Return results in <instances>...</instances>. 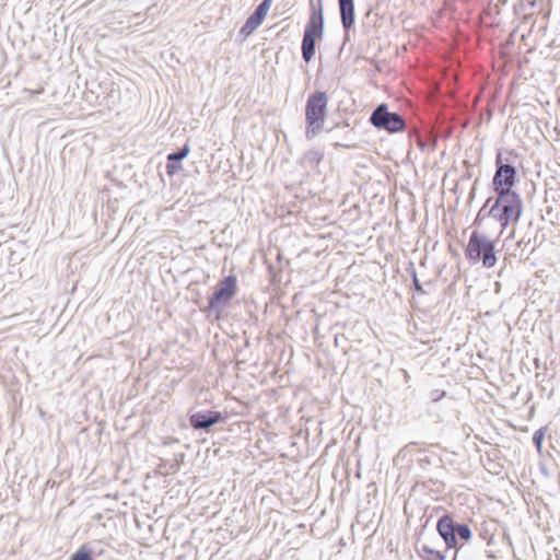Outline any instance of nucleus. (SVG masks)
I'll list each match as a JSON object with an SVG mask.
<instances>
[{
  "instance_id": "nucleus-13",
  "label": "nucleus",
  "mask_w": 560,
  "mask_h": 560,
  "mask_svg": "<svg viewBox=\"0 0 560 560\" xmlns=\"http://www.w3.org/2000/svg\"><path fill=\"white\" fill-rule=\"evenodd\" d=\"M420 557L423 560H445V556L440 550H434L433 548L424 545L421 548Z\"/></svg>"
},
{
  "instance_id": "nucleus-14",
  "label": "nucleus",
  "mask_w": 560,
  "mask_h": 560,
  "mask_svg": "<svg viewBox=\"0 0 560 560\" xmlns=\"http://www.w3.org/2000/svg\"><path fill=\"white\" fill-rule=\"evenodd\" d=\"M547 428L538 429L533 435V444L537 448L538 453H541L542 442L546 435Z\"/></svg>"
},
{
  "instance_id": "nucleus-2",
  "label": "nucleus",
  "mask_w": 560,
  "mask_h": 560,
  "mask_svg": "<svg viewBox=\"0 0 560 560\" xmlns=\"http://www.w3.org/2000/svg\"><path fill=\"white\" fill-rule=\"evenodd\" d=\"M465 255L470 262L482 260L486 268H491L497 262L493 242L477 231L470 234Z\"/></svg>"
},
{
  "instance_id": "nucleus-3",
  "label": "nucleus",
  "mask_w": 560,
  "mask_h": 560,
  "mask_svg": "<svg viewBox=\"0 0 560 560\" xmlns=\"http://www.w3.org/2000/svg\"><path fill=\"white\" fill-rule=\"evenodd\" d=\"M328 96L325 92L316 91L311 94L305 105L306 135L314 137L324 126Z\"/></svg>"
},
{
  "instance_id": "nucleus-4",
  "label": "nucleus",
  "mask_w": 560,
  "mask_h": 560,
  "mask_svg": "<svg viewBox=\"0 0 560 560\" xmlns=\"http://www.w3.org/2000/svg\"><path fill=\"white\" fill-rule=\"evenodd\" d=\"M370 120L374 127L388 132H398L406 127L404 119L396 113H389L385 104L373 112Z\"/></svg>"
},
{
  "instance_id": "nucleus-6",
  "label": "nucleus",
  "mask_w": 560,
  "mask_h": 560,
  "mask_svg": "<svg viewBox=\"0 0 560 560\" xmlns=\"http://www.w3.org/2000/svg\"><path fill=\"white\" fill-rule=\"evenodd\" d=\"M497 205L502 209V225L516 221L522 213V200L513 191L499 194Z\"/></svg>"
},
{
  "instance_id": "nucleus-9",
  "label": "nucleus",
  "mask_w": 560,
  "mask_h": 560,
  "mask_svg": "<svg viewBox=\"0 0 560 560\" xmlns=\"http://www.w3.org/2000/svg\"><path fill=\"white\" fill-rule=\"evenodd\" d=\"M514 178V168L510 165H501L493 177L495 191H498V194H502V191H511Z\"/></svg>"
},
{
  "instance_id": "nucleus-20",
  "label": "nucleus",
  "mask_w": 560,
  "mask_h": 560,
  "mask_svg": "<svg viewBox=\"0 0 560 560\" xmlns=\"http://www.w3.org/2000/svg\"><path fill=\"white\" fill-rule=\"evenodd\" d=\"M530 281H532L530 279H529V280H527V289H528L529 287H535V285L537 284V283H536V281H534L532 284H529V282H530Z\"/></svg>"
},
{
  "instance_id": "nucleus-18",
  "label": "nucleus",
  "mask_w": 560,
  "mask_h": 560,
  "mask_svg": "<svg viewBox=\"0 0 560 560\" xmlns=\"http://www.w3.org/2000/svg\"><path fill=\"white\" fill-rule=\"evenodd\" d=\"M179 170H180V166L172 164L171 162H168L166 165V172L170 176L176 174Z\"/></svg>"
},
{
  "instance_id": "nucleus-11",
  "label": "nucleus",
  "mask_w": 560,
  "mask_h": 560,
  "mask_svg": "<svg viewBox=\"0 0 560 560\" xmlns=\"http://www.w3.org/2000/svg\"><path fill=\"white\" fill-rule=\"evenodd\" d=\"M436 529L444 539L447 548H456V527L454 526L453 518L450 515H444L439 520Z\"/></svg>"
},
{
  "instance_id": "nucleus-19",
  "label": "nucleus",
  "mask_w": 560,
  "mask_h": 560,
  "mask_svg": "<svg viewBox=\"0 0 560 560\" xmlns=\"http://www.w3.org/2000/svg\"><path fill=\"white\" fill-rule=\"evenodd\" d=\"M535 277L537 279H540L542 281V278L545 277L546 270L545 269H537L534 271Z\"/></svg>"
},
{
  "instance_id": "nucleus-10",
  "label": "nucleus",
  "mask_w": 560,
  "mask_h": 560,
  "mask_svg": "<svg viewBox=\"0 0 560 560\" xmlns=\"http://www.w3.org/2000/svg\"><path fill=\"white\" fill-rule=\"evenodd\" d=\"M224 420L225 417L219 411H209L208 413L196 412L189 418L190 425L196 430L208 429Z\"/></svg>"
},
{
  "instance_id": "nucleus-1",
  "label": "nucleus",
  "mask_w": 560,
  "mask_h": 560,
  "mask_svg": "<svg viewBox=\"0 0 560 560\" xmlns=\"http://www.w3.org/2000/svg\"><path fill=\"white\" fill-rule=\"evenodd\" d=\"M324 35V14L323 8L318 5H311V15L304 30L302 40V56L305 62H310L315 55V44L320 40Z\"/></svg>"
},
{
  "instance_id": "nucleus-22",
  "label": "nucleus",
  "mask_w": 560,
  "mask_h": 560,
  "mask_svg": "<svg viewBox=\"0 0 560 560\" xmlns=\"http://www.w3.org/2000/svg\"><path fill=\"white\" fill-rule=\"evenodd\" d=\"M538 249H539V247L538 248H533L532 252H530V256H534Z\"/></svg>"
},
{
  "instance_id": "nucleus-24",
  "label": "nucleus",
  "mask_w": 560,
  "mask_h": 560,
  "mask_svg": "<svg viewBox=\"0 0 560 560\" xmlns=\"http://www.w3.org/2000/svg\"><path fill=\"white\" fill-rule=\"evenodd\" d=\"M536 368H538V359H535Z\"/></svg>"
},
{
  "instance_id": "nucleus-16",
  "label": "nucleus",
  "mask_w": 560,
  "mask_h": 560,
  "mask_svg": "<svg viewBox=\"0 0 560 560\" xmlns=\"http://www.w3.org/2000/svg\"><path fill=\"white\" fill-rule=\"evenodd\" d=\"M70 560H93L91 557V551L85 547H81L77 552H74Z\"/></svg>"
},
{
  "instance_id": "nucleus-23",
  "label": "nucleus",
  "mask_w": 560,
  "mask_h": 560,
  "mask_svg": "<svg viewBox=\"0 0 560 560\" xmlns=\"http://www.w3.org/2000/svg\"><path fill=\"white\" fill-rule=\"evenodd\" d=\"M532 399V394L527 395L526 401L528 402Z\"/></svg>"
},
{
  "instance_id": "nucleus-17",
  "label": "nucleus",
  "mask_w": 560,
  "mask_h": 560,
  "mask_svg": "<svg viewBox=\"0 0 560 560\" xmlns=\"http://www.w3.org/2000/svg\"><path fill=\"white\" fill-rule=\"evenodd\" d=\"M456 533L464 540H469L471 538L470 528L467 525H458L456 527Z\"/></svg>"
},
{
  "instance_id": "nucleus-5",
  "label": "nucleus",
  "mask_w": 560,
  "mask_h": 560,
  "mask_svg": "<svg viewBox=\"0 0 560 560\" xmlns=\"http://www.w3.org/2000/svg\"><path fill=\"white\" fill-rule=\"evenodd\" d=\"M237 293V278L234 275L228 276L217 284L213 294L209 299L211 308H219L228 305Z\"/></svg>"
},
{
  "instance_id": "nucleus-12",
  "label": "nucleus",
  "mask_w": 560,
  "mask_h": 560,
  "mask_svg": "<svg viewBox=\"0 0 560 560\" xmlns=\"http://www.w3.org/2000/svg\"><path fill=\"white\" fill-rule=\"evenodd\" d=\"M342 25L349 30L354 23V2L353 0H338Z\"/></svg>"
},
{
  "instance_id": "nucleus-21",
  "label": "nucleus",
  "mask_w": 560,
  "mask_h": 560,
  "mask_svg": "<svg viewBox=\"0 0 560 560\" xmlns=\"http://www.w3.org/2000/svg\"><path fill=\"white\" fill-rule=\"evenodd\" d=\"M533 413H534V407H530L527 419H529L533 416Z\"/></svg>"
},
{
  "instance_id": "nucleus-7",
  "label": "nucleus",
  "mask_w": 560,
  "mask_h": 560,
  "mask_svg": "<svg viewBox=\"0 0 560 560\" xmlns=\"http://www.w3.org/2000/svg\"><path fill=\"white\" fill-rule=\"evenodd\" d=\"M273 0H264L255 10V12L246 20L245 24L241 28V34L249 36L253 34L259 25L266 19Z\"/></svg>"
},
{
  "instance_id": "nucleus-15",
  "label": "nucleus",
  "mask_w": 560,
  "mask_h": 560,
  "mask_svg": "<svg viewBox=\"0 0 560 560\" xmlns=\"http://www.w3.org/2000/svg\"><path fill=\"white\" fill-rule=\"evenodd\" d=\"M189 147L185 144L178 152L168 154L167 160L168 162L183 160L189 154Z\"/></svg>"
},
{
  "instance_id": "nucleus-8",
  "label": "nucleus",
  "mask_w": 560,
  "mask_h": 560,
  "mask_svg": "<svg viewBox=\"0 0 560 560\" xmlns=\"http://www.w3.org/2000/svg\"><path fill=\"white\" fill-rule=\"evenodd\" d=\"M273 0H264L255 10V12L246 20L245 24L241 28V34L249 36L253 34L259 25L266 19Z\"/></svg>"
}]
</instances>
